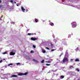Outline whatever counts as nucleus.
I'll return each mask as SVG.
<instances>
[{"instance_id": "obj_1", "label": "nucleus", "mask_w": 80, "mask_h": 80, "mask_svg": "<svg viewBox=\"0 0 80 80\" xmlns=\"http://www.w3.org/2000/svg\"><path fill=\"white\" fill-rule=\"evenodd\" d=\"M71 24L72 26V28H75V27H76L77 25V23H76V22H72L71 23Z\"/></svg>"}, {"instance_id": "obj_2", "label": "nucleus", "mask_w": 80, "mask_h": 80, "mask_svg": "<svg viewBox=\"0 0 80 80\" xmlns=\"http://www.w3.org/2000/svg\"><path fill=\"white\" fill-rule=\"evenodd\" d=\"M19 74H18V76H22V75H27L28 74V72H26L25 73H18Z\"/></svg>"}, {"instance_id": "obj_3", "label": "nucleus", "mask_w": 80, "mask_h": 80, "mask_svg": "<svg viewBox=\"0 0 80 80\" xmlns=\"http://www.w3.org/2000/svg\"><path fill=\"white\" fill-rule=\"evenodd\" d=\"M68 61V59L67 58H64L62 60V62L65 63V62H67Z\"/></svg>"}, {"instance_id": "obj_4", "label": "nucleus", "mask_w": 80, "mask_h": 80, "mask_svg": "<svg viewBox=\"0 0 80 80\" xmlns=\"http://www.w3.org/2000/svg\"><path fill=\"white\" fill-rule=\"evenodd\" d=\"M15 54V50H12L10 53V55H14Z\"/></svg>"}, {"instance_id": "obj_5", "label": "nucleus", "mask_w": 80, "mask_h": 80, "mask_svg": "<svg viewBox=\"0 0 80 80\" xmlns=\"http://www.w3.org/2000/svg\"><path fill=\"white\" fill-rule=\"evenodd\" d=\"M61 42L62 43H63V44H65V43H67V42L65 41V39H62L61 41Z\"/></svg>"}, {"instance_id": "obj_6", "label": "nucleus", "mask_w": 80, "mask_h": 80, "mask_svg": "<svg viewBox=\"0 0 80 80\" xmlns=\"http://www.w3.org/2000/svg\"><path fill=\"white\" fill-rule=\"evenodd\" d=\"M32 61H33V62H35V63H38V61L35 59H33Z\"/></svg>"}, {"instance_id": "obj_7", "label": "nucleus", "mask_w": 80, "mask_h": 80, "mask_svg": "<svg viewBox=\"0 0 80 80\" xmlns=\"http://www.w3.org/2000/svg\"><path fill=\"white\" fill-rule=\"evenodd\" d=\"M31 40H33V41H35V40H37V38H31Z\"/></svg>"}, {"instance_id": "obj_8", "label": "nucleus", "mask_w": 80, "mask_h": 80, "mask_svg": "<svg viewBox=\"0 0 80 80\" xmlns=\"http://www.w3.org/2000/svg\"><path fill=\"white\" fill-rule=\"evenodd\" d=\"M21 10H22V11L23 12H25V9L23 8V7H21Z\"/></svg>"}, {"instance_id": "obj_9", "label": "nucleus", "mask_w": 80, "mask_h": 80, "mask_svg": "<svg viewBox=\"0 0 80 80\" xmlns=\"http://www.w3.org/2000/svg\"><path fill=\"white\" fill-rule=\"evenodd\" d=\"M11 77H16L17 78L18 76L16 75H13L11 76Z\"/></svg>"}, {"instance_id": "obj_10", "label": "nucleus", "mask_w": 80, "mask_h": 80, "mask_svg": "<svg viewBox=\"0 0 80 80\" xmlns=\"http://www.w3.org/2000/svg\"><path fill=\"white\" fill-rule=\"evenodd\" d=\"M75 62H80V60L78 58H76L75 60Z\"/></svg>"}, {"instance_id": "obj_11", "label": "nucleus", "mask_w": 80, "mask_h": 80, "mask_svg": "<svg viewBox=\"0 0 80 80\" xmlns=\"http://www.w3.org/2000/svg\"><path fill=\"white\" fill-rule=\"evenodd\" d=\"M42 52H43V53H45L46 52V51L44 49H42Z\"/></svg>"}, {"instance_id": "obj_12", "label": "nucleus", "mask_w": 80, "mask_h": 80, "mask_svg": "<svg viewBox=\"0 0 80 80\" xmlns=\"http://www.w3.org/2000/svg\"><path fill=\"white\" fill-rule=\"evenodd\" d=\"M50 25L51 26H53V25H54V24L53 22H51Z\"/></svg>"}, {"instance_id": "obj_13", "label": "nucleus", "mask_w": 80, "mask_h": 80, "mask_svg": "<svg viewBox=\"0 0 80 80\" xmlns=\"http://www.w3.org/2000/svg\"><path fill=\"white\" fill-rule=\"evenodd\" d=\"M28 35H33V33H28Z\"/></svg>"}, {"instance_id": "obj_14", "label": "nucleus", "mask_w": 80, "mask_h": 80, "mask_svg": "<svg viewBox=\"0 0 80 80\" xmlns=\"http://www.w3.org/2000/svg\"><path fill=\"white\" fill-rule=\"evenodd\" d=\"M79 49V48L78 47L77 48L75 49V50H76V51H78V50Z\"/></svg>"}, {"instance_id": "obj_15", "label": "nucleus", "mask_w": 80, "mask_h": 80, "mask_svg": "<svg viewBox=\"0 0 80 80\" xmlns=\"http://www.w3.org/2000/svg\"><path fill=\"white\" fill-rule=\"evenodd\" d=\"M38 20L37 19H35V22H36L37 23V22H38Z\"/></svg>"}, {"instance_id": "obj_16", "label": "nucleus", "mask_w": 80, "mask_h": 80, "mask_svg": "<svg viewBox=\"0 0 80 80\" xmlns=\"http://www.w3.org/2000/svg\"><path fill=\"white\" fill-rule=\"evenodd\" d=\"M44 60L43 59L42 60V61L41 62V63H44Z\"/></svg>"}, {"instance_id": "obj_17", "label": "nucleus", "mask_w": 80, "mask_h": 80, "mask_svg": "<svg viewBox=\"0 0 80 80\" xmlns=\"http://www.w3.org/2000/svg\"><path fill=\"white\" fill-rule=\"evenodd\" d=\"M31 53H34V51L33 50H32L31 51Z\"/></svg>"}, {"instance_id": "obj_18", "label": "nucleus", "mask_w": 80, "mask_h": 80, "mask_svg": "<svg viewBox=\"0 0 80 80\" xmlns=\"http://www.w3.org/2000/svg\"><path fill=\"white\" fill-rule=\"evenodd\" d=\"M10 65H13V64H12V63H11L8 64V66H10Z\"/></svg>"}, {"instance_id": "obj_19", "label": "nucleus", "mask_w": 80, "mask_h": 80, "mask_svg": "<svg viewBox=\"0 0 80 80\" xmlns=\"http://www.w3.org/2000/svg\"><path fill=\"white\" fill-rule=\"evenodd\" d=\"M32 46H33V47L34 48H36V46H35L34 45H33Z\"/></svg>"}, {"instance_id": "obj_20", "label": "nucleus", "mask_w": 80, "mask_h": 80, "mask_svg": "<svg viewBox=\"0 0 80 80\" xmlns=\"http://www.w3.org/2000/svg\"><path fill=\"white\" fill-rule=\"evenodd\" d=\"M61 78H64V76H61Z\"/></svg>"}, {"instance_id": "obj_21", "label": "nucleus", "mask_w": 80, "mask_h": 80, "mask_svg": "<svg viewBox=\"0 0 80 80\" xmlns=\"http://www.w3.org/2000/svg\"><path fill=\"white\" fill-rule=\"evenodd\" d=\"M50 44V46L51 47H53V44H52V43H51Z\"/></svg>"}, {"instance_id": "obj_22", "label": "nucleus", "mask_w": 80, "mask_h": 80, "mask_svg": "<svg viewBox=\"0 0 80 80\" xmlns=\"http://www.w3.org/2000/svg\"><path fill=\"white\" fill-rule=\"evenodd\" d=\"M46 65H47V66H50V64H46Z\"/></svg>"}, {"instance_id": "obj_23", "label": "nucleus", "mask_w": 80, "mask_h": 80, "mask_svg": "<svg viewBox=\"0 0 80 80\" xmlns=\"http://www.w3.org/2000/svg\"><path fill=\"white\" fill-rule=\"evenodd\" d=\"M10 2H11V3H13V1L11 0L10 1Z\"/></svg>"}, {"instance_id": "obj_24", "label": "nucleus", "mask_w": 80, "mask_h": 80, "mask_svg": "<svg viewBox=\"0 0 80 80\" xmlns=\"http://www.w3.org/2000/svg\"><path fill=\"white\" fill-rule=\"evenodd\" d=\"M46 49H47L48 50H50V49H49V48H48V47H46Z\"/></svg>"}, {"instance_id": "obj_25", "label": "nucleus", "mask_w": 80, "mask_h": 80, "mask_svg": "<svg viewBox=\"0 0 80 80\" xmlns=\"http://www.w3.org/2000/svg\"><path fill=\"white\" fill-rule=\"evenodd\" d=\"M70 68H73V66H70L69 67Z\"/></svg>"}, {"instance_id": "obj_26", "label": "nucleus", "mask_w": 80, "mask_h": 80, "mask_svg": "<svg viewBox=\"0 0 80 80\" xmlns=\"http://www.w3.org/2000/svg\"><path fill=\"white\" fill-rule=\"evenodd\" d=\"M6 53H7V52H3V54H6Z\"/></svg>"}, {"instance_id": "obj_27", "label": "nucleus", "mask_w": 80, "mask_h": 80, "mask_svg": "<svg viewBox=\"0 0 80 80\" xmlns=\"http://www.w3.org/2000/svg\"><path fill=\"white\" fill-rule=\"evenodd\" d=\"M20 63H18L17 64V65H20Z\"/></svg>"}, {"instance_id": "obj_28", "label": "nucleus", "mask_w": 80, "mask_h": 80, "mask_svg": "<svg viewBox=\"0 0 80 80\" xmlns=\"http://www.w3.org/2000/svg\"><path fill=\"white\" fill-rule=\"evenodd\" d=\"M28 10L26 9V12H28Z\"/></svg>"}, {"instance_id": "obj_29", "label": "nucleus", "mask_w": 80, "mask_h": 80, "mask_svg": "<svg viewBox=\"0 0 80 80\" xmlns=\"http://www.w3.org/2000/svg\"><path fill=\"white\" fill-rule=\"evenodd\" d=\"M54 50H55V49H52V50H51L52 52H53V51H54Z\"/></svg>"}, {"instance_id": "obj_30", "label": "nucleus", "mask_w": 80, "mask_h": 80, "mask_svg": "<svg viewBox=\"0 0 80 80\" xmlns=\"http://www.w3.org/2000/svg\"><path fill=\"white\" fill-rule=\"evenodd\" d=\"M77 70L78 72H80V70H79L78 69H77Z\"/></svg>"}, {"instance_id": "obj_31", "label": "nucleus", "mask_w": 80, "mask_h": 80, "mask_svg": "<svg viewBox=\"0 0 80 80\" xmlns=\"http://www.w3.org/2000/svg\"><path fill=\"white\" fill-rule=\"evenodd\" d=\"M2 60H1L0 61V63H2Z\"/></svg>"}, {"instance_id": "obj_32", "label": "nucleus", "mask_w": 80, "mask_h": 80, "mask_svg": "<svg viewBox=\"0 0 80 80\" xmlns=\"http://www.w3.org/2000/svg\"><path fill=\"white\" fill-rule=\"evenodd\" d=\"M2 7V6H0V8H1Z\"/></svg>"}, {"instance_id": "obj_33", "label": "nucleus", "mask_w": 80, "mask_h": 80, "mask_svg": "<svg viewBox=\"0 0 80 80\" xmlns=\"http://www.w3.org/2000/svg\"><path fill=\"white\" fill-rule=\"evenodd\" d=\"M70 61H73V59H71L70 60Z\"/></svg>"}, {"instance_id": "obj_34", "label": "nucleus", "mask_w": 80, "mask_h": 80, "mask_svg": "<svg viewBox=\"0 0 80 80\" xmlns=\"http://www.w3.org/2000/svg\"><path fill=\"white\" fill-rule=\"evenodd\" d=\"M47 62H48L49 63H50L51 62L50 61H48Z\"/></svg>"}, {"instance_id": "obj_35", "label": "nucleus", "mask_w": 80, "mask_h": 80, "mask_svg": "<svg viewBox=\"0 0 80 80\" xmlns=\"http://www.w3.org/2000/svg\"><path fill=\"white\" fill-rule=\"evenodd\" d=\"M2 2V1L0 0V3H1Z\"/></svg>"}, {"instance_id": "obj_36", "label": "nucleus", "mask_w": 80, "mask_h": 80, "mask_svg": "<svg viewBox=\"0 0 80 80\" xmlns=\"http://www.w3.org/2000/svg\"><path fill=\"white\" fill-rule=\"evenodd\" d=\"M17 6L18 7V4H16Z\"/></svg>"}, {"instance_id": "obj_37", "label": "nucleus", "mask_w": 80, "mask_h": 80, "mask_svg": "<svg viewBox=\"0 0 80 80\" xmlns=\"http://www.w3.org/2000/svg\"><path fill=\"white\" fill-rule=\"evenodd\" d=\"M14 3H17L16 2H14Z\"/></svg>"}, {"instance_id": "obj_38", "label": "nucleus", "mask_w": 80, "mask_h": 80, "mask_svg": "<svg viewBox=\"0 0 80 80\" xmlns=\"http://www.w3.org/2000/svg\"><path fill=\"white\" fill-rule=\"evenodd\" d=\"M3 17V15H2V16H1V18H2Z\"/></svg>"}, {"instance_id": "obj_39", "label": "nucleus", "mask_w": 80, "mask_h": 80, "mask_svg": "<svg viewBox=\"0 0 80 80\" xmlns=\"http://www.w3.org/2000/svg\"><path fill=\"white\" fill-rule=\"evenodd\" d=\"M3 60H5V59H3Z\"/></svg>"}]
</instances>
